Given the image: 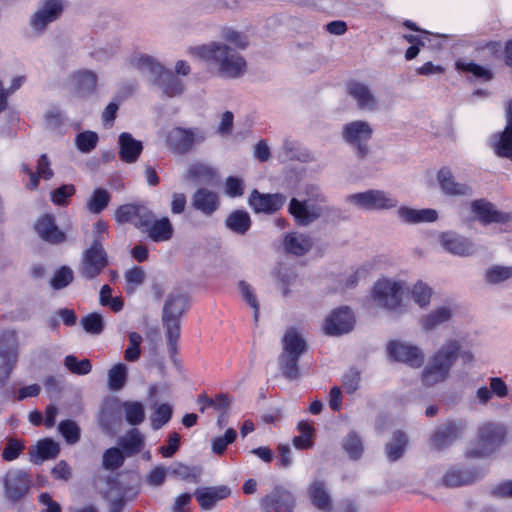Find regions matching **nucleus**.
I'll use <instances>...</instances> for the list:
<instances>
[{
    "label": "nucleus",
    "instance_id": "obj_52",
    "mask_svg": "<svg viewBox=\"0 0 512 512\" xmlns=\"http://www.w3.org/2000/svg\"><path fill=\"white\" fill-rule=\"evenodd\" d=\"M64 365L66 369L76 375H87L92 370L91 362L88 359L79 360L74 355L66 356Z\"/></svg>",
    "mask_w": 512,
    "mask_h": 512
},
{
    "label": "nucleus",
    "instance_id": "obj_1",
    "mask_svg": "<svg viewBox=\"0 0 512 512\" xmlns=\"http://www.w3.org/2000/svg\"><path fill=\"white\" fill-rule=\"evenodd\" d=\"M188 53L215 66L217 73L224 78H239L247 69L245 58L236 49L221 41L190 47Z\"/></svg>",
    "mask_w": 512,
    "mask_h": 512
},
{
    "label": "nucleus",
    "instance_id": "obj_27",
    "mask_svg": "<svg viewBox=\"0 0 512 512\" xmlns=\"http://www.w3.org/2000/svg\"><path fill=\"white\" fill-rule=\"evenodd\" d=\"M398 218L407 224H419L434 222L438 218V212L435 209H414L407 206H401L397 209Z\"/></svg>",
    "mask_w": 512,
    "mask_h": 512
},
{
    "label": "nucleus",
    "instance_id": "obj_16",
    "mask_svg": "<svg viewBox=\"0 0 512 512\" xmlns=\"http://www.w3.org/2000/svg\"><path fill=\"white\" fill-rule=\"evenodd\" d=\"M31 480L23 470H11L4 479L5 495L12 501L21 499L29 490Z\"/></svg>",
    "mask_w": 512,
    "mask_h": 512
},
{
    "label": "nucleus",
    "instance_id": "obj_37",
    "mask_svg": "<svg viewBox=\"0 0 512 512\" xmlns=\"http://www.w3.org/2000/svg\"><path fill=\"white\" fill-rule=\"evenodd\" d=\"M464 307L454 300H447L436 306L429 314L428 320H449L464 316Z\"/></svg>",
    "mask_w": 512,
    "mask_h": 512
},
{
    "label": "nucleus",
    "instance_id": "obj_45",
    "mask_svg": "<svg viewBox=\"0 0 512 512\" xmlns=\"http://www.w3.org/2000/svg\"><path fill=\"white\" fill-rule=\"evenodd\" d=\"M110 202V194L103 188H97L86 202V208L93 214L103 211Z\"/></svg>",
    "mask_w": 512,
    "mask_h": 512
},
{
    "label": "nucleus",
    "instance_id": "obj_3",
    "mask_svg": "<svg viewBox=\"0 0 512 512\" xmlns=\"http://www.w3.org/2000/svg\"><path fill=\"white\" fill-rule=\"evenodd\" d=\"M281 343L279 368L286 378L296 379L299 375L298 361L307 351V341L300 331L289 328L285 331Z\"/></svg>",
    "mask_w": 512,
    "mask_h": 512
},
{
    "label": "nucleus",
    "instance_id": "obj_44",
    "mask_svg": "<svg viewBox=\"0 0 512 512\" xmlns=\"http://www.w3.org/2000/svg\"><path fill=\"white\" fill-rule=\"evenodd\" d=\"M251 221L249 214L237 210L232 212L226 219V226L235 233L244 234L250 228Z\"/></svg>",
    "mask_w": 512,
    "mask_h": 512
},
{
    "label": "nucleus",
    "instance_id": "obj_18",
    "mask_svg": "<svg viewBox=\"0 0 512 512\" xmlns=\"http://www.w3.org/2000/svg\"><path fill=\"white\" fill-rule=\"evenodd\" d=\"M437 182L440 190L449 196H471L472 188L467 183L457 182L451 170L443 167L437 172Z\"/></svg>",
    "mask_w": 512,
    "mask_h": 512
},
{
    "label": "nucleus",
    "instance_id": "obj_61",
    "mask_svg": "<svg viewBox=\"0 0 512 512\" xmlns=\"http://www.w3.org/2000/svg\"><path fill=\"white\" fill-rule=\"evenodd\" d=\"M236 436L237 433L233 428L227 429L223 436L213 438L212 451L215 454H222L227 446L235 441Z\"/></svg>",
    "mask_w": 512,
    "mask_h": 512
},
{
    "label": "nucleus",
    "instance_id": "obj_35",
    "mask_svg": "<svg viewBox=\"0 0 512 512\" xmlns=\"http://www.w3.org/2000/svg\"><path fill=\"white\" fill-rule=\"evenodd\" d=\"M192 205L203 214L211 215L218 208V195L205 188L198 189L193 195Z\"/></svg>",
    "mask_w": 512,
    "mask_h": 512
},
{
    "label": "nucleus",
    "instance_id": "obj_56",
    "mask_svg": "<svg viewBox=\"0 0 512 512\" xmlns=\"http://www.w3.org/2000/svg\"><path fill=\"white\" fill-rule=\"evenodd\" d=\"M126 291L133 293L145 279V272L141 267L135 266L125 272Z\"/></svg>",
    "mask_w": 512,
    "mask_h": 512
},
{
    "label": "nucleus",
    "instance_id": "obj_32",
    "mask_svg": "<svg viewBox=\"0 0 512 512\" xmlns=\"http://www.w3.org/2000/svg\"><path fill=\"white\" fill-rule=\"evenodd\" d=\"M230 493L231 491L227 486H216L198 489L195 492V496L201 508L209 510L213 508L218 501L227 498Z\"/></svg>",
    "mask_w": 512,
    "mask_h": 512
},
{
    "label": "nucleus",
    "instance_id": "obj_62",
    "mask_svg": "<svg viewBox=\"0 0 512 512\" xmlns=\"http://www.w3.org/2000/svg\"><path fill=\"white\" fill-rule=\"evenodd\" d=\"M353 329V322H324L322 327V331L328 336H341Z\"/></svg>",
    "mask_w": 512,
    "mask_h": 512
},
{
    "label": "nucleus",
    "instance_id": "obj_8",
    "mask_svg": "<svg viewBox=\"0 0 512 512\" xmlns=\"http://www.w3.org/2000/svg\"><path fill=\"white\" fill-rule=\"evenodd\" d=\"M347 202L362 210H386L395 208L397 199L383 190L370 189L347 196Z\"/></svg>",
    "mask_w": 512,
    "mask_h": 512
},
{
    "label": "nucleus",
    "instance_id": "obj_25",
    "mask_svg": "<svg viewBox=\"0 0 512 512\" xmlns=\"http://www.w3.org/2000/svg\"><path fill=\"white\" fill-rule=\"evenodd\" d=\"M188 307V299L184 294L171 292L164 302L162 320H179Z\"/></svg>",
    "mask_w": 512,
    "mask_h": 512
},
{
    "label": "nucleus",
    "instance_id": "obj_28",
    "mask_svg": "<svg viewBox=\"0 0 512 512\" xmlns=\"http://www.w3.org/2000/svg\"><path fill=\"white\" fill-rule=\"evenodd\" d=\"M119 157L125 163H134L139 158L143 145L136 140L130 133L123 132L118 138Z\"/></svg>",
    "mask_w": 512,
    "mask_h": 512
},
{
    "label": "nucleus",
    "instance_id": "obj_38",
    "mask_svg": "<svg viewBox=\"0 0 512 512\" xmlns=\"http://www.w3.org/2000/svg\"><path fill=\"white\" fill-rule=\"evenodd\" d=\"M18 362L16 349H0V388H3Z\"/></svg>",
    "mask_w": 512,
    "mask_h": 512
},
{
    "label": "nucleus",
    "instance_id": "obj_13",
    "mask_svg": "<svg viewBox=\"0 0 512 512\" xmlns=\"http://www.w3.org/2000/svg\"><path fill=\"white\" fill-rule=\"evenodd\" d=\"M390 359L418 368L423 364L424 354L417 346L401 341H390L387 344Z\"/></svg>",
    "mask_w": 512,
    "mask_h": 512
},
{
    "label": "nucleus",
    "instance_id": "obj_42",
    "mask_svg": "<svg viewBox=\"0 0 512 512\" xmlns=\"http://www.w3.org/2000/svg\"><path fill=\"white\" fill-rule=\"evenodd\" d=\"M407 437L401 432L397 431L386 445V456L390 461H396L402 457L407 447Z\"/></svg>",
    "mask_w": 512,
    "mask_h": 512
},
{
    "label": "nucleus",
    "instance_id": "obj_20",
    "mask_svg": "<svg viewBox=\"0 0 512 512\" xmlns=\"http://www.w3.org/2000/svg\"><path fill=\"white\" fill-rule=\"evenodd\" d=\"M261 505L268 512H291L294 507V497L291 492L276 488L261 499Z\"/></svg>",
    "mask_w": 512,
    "mask_h": 512
},
{
    "label": "nucleus",
    "instance_id": "obj_60",
    "mask_svg": "<svg viewBox=\"0 0 512 512\" xmlns=\"http://www.w3.org/2000/svg\"><path fill=\"white\" fill-rule=\"evenodd\" d=\"M128 338L129 346L125 350L124 358L129 362H134L139 359L141 354L140 344L142 342V336L139 333L131 332Z\"/></svg>",
    "mask_w": 512,
    "mask_h": 512
},
{
    "label": "nucleus",
    "instance_id": "obj_46",
    "mask_svg": "<svg viewBox=\"0 0 512 512\" xmlns=\"http://www.w3.org/2000/svg\"><path fill=\"white\" fill-rule=\"evenodd\" d=\"M455 65L457 70L471 73L473 76L483 81H489L493 77L492 72L488 68L478 65L474 62H468L459 59L456 61Z\"/></svg>",
    "mask_w": 512,
    "mask_h": 512
},
{
    "label": "nucleus",
    "instance_id": "obj_22",
    "mask_svg": "<svg viewBox=\"0 0 512 512\" xmlns=\"http://www.w3.org/2000/svg\"><path fill=\"white\" fill-rule=\"evenodd\" d=\"M492 147L498 156L512 160V101L506 106L505 130L501 135L494 137Z\"/></svg>",
    "mask_w": 512,
    "mask_h": 512
},
{
    "label": "nucleus",
    "instance_id": "obj_48",
    "mask_svg": "<svg viewBox=\"0 0 512 512\" xmlns=\"http://www.w3.org/2000/svg\"><path fill=\"white\" fill-rule=\"evenodd\" d=\"M126 421L131 425H138L145 418L144 407L140 402H125L123 404Z\"/></svg>",
    "mask_w": 512,
    "mask_h": 512
},
{
    "label": "nucleus",
    "instance_id": "obj_30",
    "mask_svg": "<svg viewBox=\"0 0 512 512\" xmlns=\"http://www.w3.org/2000/svg\"><path fill=\"white\" fill-rule=\"evenodd\" d=\"M308 495L312 504L318 509L325 512L332 510V500L323 480L314 479L308 486Z\"/></svg>",
    "mask_w": 512,
    "mask_h": 512
},
{
    "label": "nucleus",
    "instance_id": "obj_40",
    "mask_svg": "<svg viewBox=\"0 0 512 512\" xmlns=\"http://www.w3.org/2000/svg\"><path fill=\"white\" fill-rule=\"evenodd\" d=\"M22 169L25 173L29 175V183L28 187L30 189H35L38 186V179L44 178V179H50L53 176V172L50 168V163L48 161V158L45 154L41 155L38 160L37 165V173H33L27 165H23Z\"/></svg>",
    "mask_w": 512,
    "mask_h": 512
},
{
    "label": "nucleus",
    "instance_id": "obj_59",
    "mask_svg": "<svg viewBox=\"0 0 512 512\" xmlns=\"http://www.w3.org/2000/svg\"><path fill=\"white\" fill-rule=\"evenodd\" d=\"M59 431L69 444H75L80 439V428L76 422L72 420H65L60 422Z\"/></svg>",
    "mask_w": 512,
    "mask_h": 512
},
{
    "label": "nucleus",
    "instance_id": "obj_64",
    "mask_svg": "<svg viewBox=\"0 0 512 512\" xmlns=\"http://www.w3.org/2000/svg\"><path fill=\"white\" fill-rule=\"evenodd\" d=\"M73 280V271L66 266L58 269L51 280V286L54 289H62Z\"/></svg>",
    "mask_w": 512,
    "mask_h": 512
},
{
    "label": "nucleus",
    "instance_id": "obj_33",
    "mask_svg": "<svg viewBox=\"0 0 512 512\" xmlns=\"http://www.w3.org/2000/svg\"><path fill=\"white\" fill-rule=\"evenodd\" d=\"M141 231L147 233L148 237L154 242L168 241L173 235V227L167 217L159 220L153 218Z\"/></svg>",
    "mask_w": 512,
    "mask_h": 512
},
{
    "label": "nucleus",
    "instance_id": "obj_55",
    "mask_svg": "<svg viewBox=\"0 0 512 512\" xmlns=\"http://www.w3.org/2000/svg\"><path fill=\"white\" fill-rule=\"evenodd\" d=\"M164 328L166 331L169 353L171 358H174L177 353V340L180 336L179 322H164Z\"/></svg>",
    "mask_w": 512,
    "mask_h": 512
},
{
    "label": "nucleus",
    "instance_id": "obj_12",
    "mask_svg": "<svg viewBox=\"0 0 512 512\" xmlns=\"http://www.w3.org/2000/svg\"><path fill=\"white\" fill-rule=\"evenodd\" d=\"M205 139L206 133L200 128L174 127L167 134V143L178 152H185Z\"/></svg>",
    "mask_w": 512,
    "mask_h": 512
},
{
    "label": "nucleus",
    "instance_id": "obj_7",
    "mask_svg": "<svg viewBox=\"0 0 512 512\" xmlns=\"http://www.w3.org/2000/svg\"><path fill=\"white\" fill-rule=\"evenodd\" d=\"M64 0H42L29 18V25L36 35H42L48 26L59 20L65 10Z\"/></svg>",
    "mask_w": 512,
    "mask_h": 512
},
{
    "label": "nucleus",
    "instance_id": "obj_14",
    "mask_svg": "<svg viewBox=\"0 0 512 512\" xmlns=\"http://www.w3.org/2000/svg\"><path fill=\"white\" fill-rule=\"evenodd\" d=\"M154 214L143 205L125 204L115 212V220L120 224L131 223L139 230L147 226L153 219Z\"/></svg>",
    "mask_w": 512,
    "mask_h": 512
},
{
    "label": "nucleus",
    "instance_id": "obj_54",
    "mask_svg": "<svg viewBox=\"0 0 512 512\" xmlns=\"http://www.w3.org/2000/svg\"><path fill=\"white\" fill-rule=\"evenodd\" d=\"M343 449L351 459H358L363 453V443L356 433H350L343 440Z\"/></svg>",
    "mask_w": 512,
    "mask_h": 512
},
{
    "label": "nucleus",
    "instance_id": "obj_29",
    "mask_svg": "<svg viewBox=\"0 0 512 512\" xmlns=\"http://www.w3.org/2000/svg\"><path fill=\"white\" fill-rule=\"evenodd\" d=\"M471 209L475 217L484 224L506 223L509 219L507 214L498 212L491 203L484 200L472 202Z\"/></svg>",
    "mask_w": 512,
    "mask_h": 512
},
{
    "label": "nucleus",
    "instance_id": "obj_21",
    "mask_svg": "<svg viewBox=\"0 0 512 512\" xmlns=\"http://www.w3.org/2000/svg\"><path fill=\"white\" fill-rule=\"evenodd\" d=\"M97 75L91 70H78L70 76V85L75 96L85 98L94 93Z\"/></svg>",
    "mask_w": 512,
    "mask_h": 512
},
{
    "label": "nucleus",
    "instance_id": "obj_6",
    "mask_svg": "<svg viewBox=\"0 0 512 512\" xmlns=\"http://www.w3.org/2000/svg\"><path fill=\"white\" fill-rule=\"evenodd\" d=\"M373 132V127L368 121L354 120L343 126L342 138L359 158H364L368 154V143L372 139Z\"/></svg>",
    "mask_w": 512,
    "mask_h": 512
},
{
    "label": "nucleus",
    "instance_id": "obj_10",
    "mask_svg": "<svg viewBox=\"0 0 512 512\" xmlns=\"http://www.w3.org/2000/svg\"><path fill=\"white\" fill-rule=\"evenodd\" d=\"M506 429L497 423H485L479 428L476 447L469 451L473 457H485L493 453L503 442Z\"/></svg>",
    "mask_w": 512,
    "mask_h": 512
},
{
    "label": "nucleus",
    "instance_id": "obj_63",
    "mask_svg": "<svg viewBox=\"0 0 512 512\" xmlns=\"http://www.w3.org/2000/svg\"><path fill=\"white\" fill-rule=\"evenodd\" d=\"M45 127L52 131H58L63 125V115L56 107L49 108L44 114Z\"/></svg>",
    "mask_w": 512,
    "mask_h": 512
},
{
    "label": "nucleus",
    "instance_id": "obj_49",
    "mask_svg": "<svg viewBox=\"0 0 512 512\" xmlns=\"http://www.w3.org/2000/svg\"><path fill=\"white\" fill-rule=\"evenodd\" d=\"M238 289L243 301L246 302L254 311V318L259 317V303L256 297L255 289L246 281L238 283Z\"/></svg>",
    "mask_w": 512,
    "mask_h": 512
},
{
    "label": "nucleus",
    "instance_id": "obj_58",
    "mask_svg": "<svg viewBox=\"0 0 512 512\" xmlns=\"http://www.w3.org/2000/svg\"><path fill=\"white\" fill-rule=\"evenodd\" d=\"M124 462V456L120 449L112 447L107 449L103 454V467L107 470H115Z\"/></svg>",
    "mask_w": 512,
    "mask_h": 512
},
{
    "label": "nucleus",
    "instance_id": "obj_43",
    "mask_svg": "<svg viewBox=\"0 0 512 512\" xmlns=\"http://www.w3.org/2000/svg\"><path fill=\"white\" fill-rule=\"evenodd\" d=\"M220 37L222 39L221 43L230 45L237 51L244 50L248 46L247 36L243 32L235 30L231 27L223 28L220 32Z\"/></svg>",
    "mask_w": 512,
    "mask_h": 512
},
{
    "label": "nucleus",
    "instance_id": "obj_31",
    "mask_svg": "<svg viewBox=\"0 0 512 512\" xmlns=\"http://www.w3.org/2000/svg\"><path fill=\"white\" fill-rule=\"evenodd\" d=\"M128 66L138 70L140 73L149 75L152 80L155 79V76L162 72L163 65L160 64L154 57L142 54L135 53L133 54L127 62Z\"/></svg>",
    "mask_w": 512,
    "mask_h": 512
},
{
    "label": "nucleus",
    "instance_id": "obj_17",
    "mask_svg": "<svg viewBox=\"0 0 512 512\" xmlns=\"http://www.w3.org/2000/svg\"><path fill=\"white\" fill-rule=\"evenodd\" d=\"M286 202L282 194H263L254 190L249 197V205L256 213L271 214L279 210Z\"/></svg>",
    "mask_w": 512,
    "mask_h": 512
},
{
    "label": "nucleus",
    "instance_id": "obj_53",
    "mask_svg": "<svg viewBox=\"0 0 512 512\" xmlns=\"http://www.w3.org/2000/svg\"><path fill=\"white\" fill-rule=\"evenodd\" d=\"M299 435L294 438L293 444L297 449L310 448L313 444L312 435L313 427L308 422H300L298 424Z\"/></svg>",
    "mask_w": 512,
    "mask_h": 512
},
{
    "label": "nucleus",
    "instance_id": "obj_50",
    "mask_svg": "<svg viewBox=\"0 0 512 512\" xmlns=\"http://www.w3.org/2000/svg\"><path fill=\"white\" fill-rule=\"evenodd\" d=\"M98 135L93 131H84L76 135L75 145L82 153H90L98 143Z\"/></svg>",
    "mask_w": 512,
    "mask_h": 512
},
{
    "label": "nucleus",
    "instance_id": "obj_34",
    "mask_svg": "<svg viewBox=\"0 0 512 512\" xmlns=\"http://www.w3.org/2000/svg\"><path fill=\"white\" fill-rule=\"evenodd\" d=\"M153 83L169 97L180 95L184 89L182 81L164 67L162 72L155 76Z\"/></svg>",
    "mask_w": 512,
    "mask_h": 512
},
{
    "label": "nucleus",
    "instance_id": "obj_5",
    "mask_svg": "<svg viewBox=\"0 0 512 512\" xmlns=\"http://www.w3.org/2000/svg\"><path fill=\"white\" fill-rule=\"evenodd\" d=\"M458 349L457 341H449L431 357L421 374L423 385L434 386L448 378L450 369L457 359Z\"/></svg>",
    "mask_w": 512,
    "mask_h": 512
},
{
    "label": "nucleus",
    "instance_id": "obj_2",
    "mask_svg": "<svg viewBox=\"0 0 512 512\" xmlns=\"http://www.w3.org/2000/svg\"><path fill=\"white\" fill-rule=\"evenodd\" d=\"M406 281L397 277L382 275L371 285L368 299L378 308L402 317L408 306L404 303Z\"/></svg>",
    "mask_w": 512,
    "mask_h": 512
},
{
    "label": "nucleus",
    "instance_id": "obj_47",
    "mask_svg": "<svg viewBox=\"0 0 512 512\" xmlns=\"http://www.w3.org/2000/svg\"><path fill=\"white\" fill-rule=\"evenodd\" d=\"M127 378V367L123 363L113 366L108 372V385L111 390L121 389Z\"/></svg>",
    "mask_w": 512,
    "mask_h": 512
},
{
    "label": "nucleus",
    "instance_id": "obj_51",
    "mask_svg": "<svg viewBox=\"0 0 512 512\" xmlns=\"http://www.w3.org/2000/svg\"><path fill=\"white\" fill-rule=\"evenodd\" d=\"M215 170L208 164L195 162L191 164L187 171V179L190 180H208L215 175Z\"/></svg>",
    "mask_w": 512,
    "mask_h": 512
},
{
    "label": "nucleus",
    "instance_id": "obj_36",
    "mask_svg": "<svg viewBox=\"0 0 512 512\" xmlns=\"http://www.w3.org/2000/svg\"><path fill=\"white\" fill-rule=\"evenodd\" d=\"M60 451L59 444L52 439L46 438L37 442L30 450V459L35 464L44 460L55 458Z\"/></svg>",
    "mask_w": 512,
    "mask_h": 512
},
{
    "label": "nucleus",
    "instance_id": "obj_57",
    "mask_svg": "<svg viewBox=\"0 0 512 512\" xmlns=\"http://www.w3.org/2000/svg\"><path fill=\"white\" fill-rule=\"evenodd\" d=\"M172 416V407L168 404L159 405L151 416V426L154 430L164 426Z\"/></svg>",
    "mask_w": 512,
    "mask_h": 512
},
{
    "label": "nucleus",
    "instance_id": "obj_39",
    "mask_svg": "<svg viewBox=\"0 0 512 512\" xmlns=\"http://www.w3.org/2000/svg\"><path fill=\"white\" fill-rule=\"evenodd\" d=\"M311 246L312 241L308 236L296 232L287 234L284 240L285 251L296 256L305 254Z\"/></svg>",
    "mask_w": 512,
    "mask_h": 512
},
{
    "label": "nucleus",
    "instance_id": "obj_11",
    "mask_svg": "<svg viewBox=\"0 0 512 512\" xmlns=\"http://www.w3.org/2000/svg\"><path fill=\"white\" fill-rule=\"evenodd\" d=\"M107 264V254L102 243L99 240H94L91 246L83 252L79 271L86 279H93L101 273Z\"/></svg>",
    "mask_w": 512,
    "mask_h": 512
},
{
    "label": "nucleus",
    "instance_id": "obj_23",
    "mask_svg": "<svg viewBox=\"0 0 512 512\" xmlns=\"http://www.w3.org/2000/svg\"><path fill=\"white\" fill-rule=\"evenodd\" d=\"M35 230L39 237L51 244H60L65 241L66 236L55 223L53 215L45 214L35 222Z\"/></svg>",
    "mask_w": 512,
    "mask_h": 512
},
{
    "label": "nucleus",
    "instance_id": "obj_41",
    "mask_svg": "<svg viewBox=\"0 0 512 512\" xmlns=\"http://www.w3.org/2000/svg\"><path fill=\"white\" fill-rule=\"evenodd\" d=\"M119 445L126 455L138 453L144 445V437L137 429H131L119 440Z\"/></svg>",
    "mask_w": 512,
    "mask_h": 512
},
{
    "label": "nucleus",
    "instance_id": "obj_4",
    "mask_svg": "<svg viewBox=\"0 0 512 512\" xmlns=\"http://www.w3.org/2000/svg\"><path fill=\"white\" fill-rule=\"evenodd\" d=\"M304 194L307 198L303 201L292 198L288 210L298 224L309 225L325 212L327 201L321 189L314 184L306 185Z\"/></svg>",
    "mask_w": 512,
    "mask_h": 512
},
{
    "label": "nucleus",
    "instance_id": "obj_9",
    "mask_svg": "<svg viewBox=\"0 0 512 512\" xmlns=\"http://www.w3.org/2000/svg\"><path fill=\"white\" fill-rule=\"evenodd\" d=\"M433 296L434 290L427 282L417 280L410 285L406 282L404 303L408 307L402 311V317L413 315L417 310H427L432 303Z\"/></svg>",
    "mask_w": 512,
    "mask_h": 512
},
{
    "label": "nucleus",
    "instance_id": "obj_15",
    "mask_svg": "<svg viewBox=\"0 0 512 512\" xmlns=\"http://www.w3.org/2000/svg\"><path fill=\"white\" fill-rule=\"evenodd\" d=\"M348 94L356 102L357 107L366 112H375L380 108V102L368 85L353 81L348 84Z\"/></svg>",
    "mask_w": 512,
    "mask_h": 512
},
{
    "label": "nucleus",
    "instance_id": "obj_19",
    "mask_svg": "<svg viewBox=\"0 0 512 512\" xmlns=\"http://www.w3.org/2000/svg\"><path fill=\"white\" fill-rule=\"evenodd\" d=\"M465 428L460 421H448L439 426L431 436V445L436 449L444 448L459 438Z\"/></svg>",
    "mask_w": 512,
    "mask_h": 512
},
{
    "label": "nucleus",
    "instance_id": "obj_26",
    "mask_svg": "<svg viewBox=\"0 0 512 512\" xmlns=\"http://www.w3.org/2000/svg\"><path fill=\"white\" fill-rule=\"evenodd\" d=\"M481 474L476 470L449 468L442 477V485L446 487H460L469 485L479 479Z\"/></svg>",
    "mask_w": 512,
    "mask_h": 512
},
{
    "label": "nucleus",
    "instance_id": "obj_24",
    "mask_svg": "<svg viewBox=\"0 0 512 512\" xmlns=\"http://www.w3.org/2000/svg\"><path fill=\"white\" fill-rule=\"evenodd\" d=\"M440 243L445 250L458 256H468L474 251L473 244L468 239L453 232L442 233Z\"/></svg>",
    "mask_w": 512,
    "mask_h": 512
}]
</instances>
